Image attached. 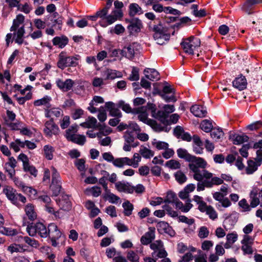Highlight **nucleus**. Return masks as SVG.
<instances>
[{
	"label": "nucleus",
	"instance_id": "11",
	"mask_svg": "<svg viewBox=\"0 0 262 262\" xmlns=\"http://www.w3.org/2000/svg\"><path fill=\"white\" fill-rule=\"evenodd\" d=\"M17 165V161L13 157L9 158L8 161L5 164L4 168L8 172L9 177L12 179L15 174V168Z\"/></svg>",
	"mask_w": 262,
	"mask_h": 262
},
{
	"label": "nucleus",
	"instance_id": "13",
	"mask_svg": "<svg viewBox=\"0 0 262 262\" xmlns=\"http://www.w3.org/2000/svg\"><path fill=\"white\" fill-rule=\"evenodd\" d=\"M156 227L159 232L161 234L167 233L171 236H173L175 234V232L172 228L167 222L164 221L158 222Z\"/></svg>",
	"mask_w": 262,
	"mask_h": 262
},
{
	"label": "nucleus",
	"instance_id": "1",
	"mask_svg": "<svg viewBox=\"0 0 262 262\" xmlns=\"http://www.w3.org/2000/svg\"><path fill=\"white\" fill-rule=\"evenodd\" d=\"M190 172L192 173L193 178L197 181L196 190L203 191L205 188H212L214 185L223 184V181L206 169L207 162L202 158L192 156L188 161Z\"/></svg>",
	"mask_w": 262,
	"mask_h": 262
},
{
	"label": "nucleus",
	"instance_id": "42",
	"mask_svg": "<svg viewBox=\"0 0 262 262\" xmlns=\"http://www.w3.org/2000/svg\"><path fill=\"white\" fill-rule=\"evenodd\" d=\"M178 199V198L176 193L172 191H168L167 193V195L164 202L168 204H173Z\"/></svg>",
	"mask_w": 262,
	"mask_h": 262
},
{
	"label": "nucleus",
	"instance_id": "60",
	"mask_svg": "<svg viewBox=\"0 0 262 262\" xmlns=\"http://www.w3.org/2000/svg\"><path fill=\"white\" fill-rule=\"evenodd\" d=\"M166 165L170 168L174 169H179L181 167V164L179 162L174 160L167 161L166 163Z\"/></svg>",
	"mask_w": 262,
	"mask_h": 262
},
{
	"label": "nucleus",
	"instance_id": "54",
	"mask_svg": "<svg viewBox=\"0 0 262 262\" xmlns=\"http://www.w3.org/2000/svg\"><path fill=\"white\" fill-rule=\"evenodd\" d=\"M59 206L60 209L68 211L71 208V202L67 200H61L59 201Z\"/></svg>",
	"mask_w": 262,
	"mask_h": 262
},
{
	"label": "nucleus",
	"instance_id": "36",
	"mask_svg": "<svg viewBox=\"0 0 262 262\" xmlns=\"http://www.w3.org/2000/svg\"><path fill=\"white\" fill-rule=\"evenodd\" d=\"M0 232L3 234L7 236L15 235L18 233L16 229H12L11 228L5 227L4 226L0 227Z\"/></svg>",
	"mask_w": 262,
	"mask_h": 262
},
{
	"label": "nucleus",
	"instance_id": "51",
	"mask_svg": "<svg viewBox=\"0 0 262 262\" xmlns=\"http://www.w3.org/2000/svg\"><path fill=\"white\" fill-rule=\"evenodd\" d=\"M139 69L137 67H133L131 74L128 77L130 81H138L139 79Z\"/></svg>",
	"mask_w": 262,
	"mask_h": 262
},
{
	"label": "nucleus",
	"instance_id": "16",
	"mask_svg": "<svg viewBox=\"0 0 262 262\" xmlns=\"http://www.w3.org/2000/svg\"><path fill=\"white\" fill-rule=\"evenodd\" d=\"M116 189L119 192L131 193L134 191V187L132 186L128 183L119 181L115 183Z\"/></svg>",
	"mask_w": 262,
	"mask_h": 262
},
{
	"label": "nucleus",
	"instance_id": "32",
	"mask_svg": "<svg viewBox=\"0 0 262 262\" xmlns=\"http://www.w3.org/2000/svg\"><path fill=\"white\" fill-rule=\"evenodd\" d=\"M105 79H114L117 77H121V74L120 72L112 69H107L104 72Z\"/></svg>",
	"mask_w": 262,
	"mask_h": 262
},
{
	"label": "nucleus",
	"instance_id": "29",
	"mask_svg": "<svg viewBox=\"0 0 262 262\" xmlns=\"http://www.w3.org/2000/svg\"><path fill=\"white\" fill-rule=\"evenodd\" d=\"M104 198L107 200L110 203L113 204H117L120 201V198L116 194L112 193L110 189L105 191Z\"/></svg>",
	"mask_w": 262,
	"mask_h": 262
},
{
	"label": "nucleus",
	"instance_id": "12",
	"mask_svg": "<svg viewBox=\"0 0 262 262\" xmlns=\"http://www.w3.org/2000/svg\"><path fill=\"white\" fill-rule=\"evenodd\" d=\"M57 87L62 92H68L72 90L75 82L71 79H67L63 81L60 79H58L56 81Z\"/></svg>",
	"mask_w": 262,
	"mask_h": 262
},
{
	"label": "nucleus",
	"instance_id": "50",
	"mask_svg": "<svg viewBox=\"0 0 262 262\" xmlns=\"http://www.w3.org/2000/svg\"><path fill=\"white\" fill-rule=\"evenodd\" d=\"M210 132L211 137L215 140L220 139L224 135L222 130L220 128L212 129Z\"/></svg>",
	"mask_w": 262,
	"mask_h": 262
},
{
	"label": "nucleus",
	"instance_id": "6",
	"mask_svg": "<svg viewBox=\"0 0 262 262\" xmlns=\"http://www.w3.org/2000/svg\"><path fill=\"white\" fill-rule=\"evenodd\" d=\"M52 172V183L50 185V189L54 196H57L61 190V181L59 173L57 169L53 166L51 167Z\"/></svg>",
	"mask_w": 262,
	"mask_h": 262
},
{
	"label": "nucleus",
	"instance_id": "14",
	"mask_svg": "<svg viewBox=\"0 0 262 262\" xmlns=\"http://www.w3.org/2000/svg\"><path fill=\"white\" fill-rule=\"evenodd\" d=\"M249 202L251 207L252 208H255L260 204V199L261 196L258 193V189L257 188H253L249 194Z\"/></svg>",
	"mask_w": 262,
	"mask_h": 262
},
{
	"label": "nucleus",
	"instance_id": "5",
	"mask_svg": "<svg viewBox=\"0 0 262 262\" xmlns=\"http://www.w3.org/2000/svg\"><path fill=\"white\" fill-rule=\"evenodd\" d=\"M3 192L8 199L15 205H18L19 202L23 203L26 202V198L21 194L17 193V191L11 186H6L3 189Z\"/></svg>",
	"mask_w": 262,
	"mask_h": 262
},
{
	"label": "nucleus",
	"instance_id": "41",
	"mask_svg": "<svg viewBox=\"0 0 262 262\" xmlns=\"http://www.w3.org/2000/svg\"><path fill=\"white\" fill-rule=\"evenodd\" d=\"M176 180L180 184L184 183L187 181V177L181 170L177 171L174 174Z\"/></svg>",
	"mask_w": 262,
	"mask_h": 262
},
{
	"label": "nucleus",
	"instance_id": "56",
	"mask_svg": "<svg viewBox=\"0 0 262 262\" xmlns=\"http://www.w3.org/2000/svg\"><path fill=\"white\" fill-rule=\"evenodd\" d=\"M51 100V97L46 96L44 97L43 98L34 101V104L35 106H40L42 105H46L48 104Z\"/></svg>",
	"mask_w": 262,
	"mask_h": 262
},
{
	"label": "nucleus",
	"instance_id": "23",
	"mask_svg": "<svg viewBox=\"0 0 262 262\" xmlns=\"http://www.w3.org/2000/svg\"><path fill=\"white\" fill-rule=\"evenodd\" d=\"M144 73L145 77L151 81H157L160 78L159 72L154 69H145Z\"/></svg>",
	"mask_w": 262,
	"mask_h": 262
},
{
	"label": "nucleus",
	"instance_id": "9",
	"mask_svg": "<svg viewBox=\"0 0 262 262\" xmlns=\"http://www.w3.org/2000/svg\"><path fill=\"white\" fill-rule=\"evenodd\" d=\"M59 131V127L54 122L53 118L46 122L43 132L47 137H51L53 135H56Z\"/></svg>",
	"mask_w": 262,
	"mask_h": 262
},
{
	"label": "nucleus",
	"instance_id": "38",
	"mask_svg": "<svg viewBox=\"0 0 262 262\" xmlns=\"http://www.w3.org/2000/svg\"><path fill=\"white\" fill-rule=\"evenodd\" d=\"M201 129L206 133H209L213 128V125L210 121L208 120H203L200 125Z\"/></svg>",
	"mask_w": 262,
	"mask_h": 262
},
{
	"label": "nucleus",
	"instance_id": "8",
	"mask_svg": "<svg viewBox=\"0 0 262 262\" xmlns=\"http://www.w3.org/2000/svg\"><path fill=\"white\" fill-rule=\"evenodd\" d=\"M18 160L23 162V168L25 172H28L34 178L37 177L38 170L35 166L30 164L29 158L26 155L20 154L18 157Z\"/></svg>",
	"mask_w": 262,
	"mask_h": 262
},
{
	"label": "nucleus",
	"instance_id": "25",
	"mask_svg": "<svg viewBox=\"0 0 262 262\" xmlns=\"http://www.w3.org/2000/svg\"><path fill=\"white\" fill-rule=\"evenodd\" d=\"M25 210L26 215L30 221H33L36 219L37 214L33 204H28L25 207Z\"/></svg>",
	"mask_w": 262,
	"mask_h": 262
},
{
	"label": "nucleus",
	"instance_id": "4",
	"mask_svg": "<svg viewBox=\"0 0 262 262\" xmlns=\"http://www.w3.org/2000/svg\"><path fill=\"white\" fill-rule=\"evenodd\" d=\"M181 45L185 53L193 55L195 49L200 46L201 40L198 37L190 36L183 39Z\"/></svg>",
	"mask_w": 262,
	"mask_h": 262
},
{
	"label": "nucleus",
	"instance_id": "34",
	"mask_svg": "<svg viewBox=\"0 0 262 262\" xmlns=\"http://www.w3.org/2000/svg\"><path fill=\"white\" fill-rule=\"evenodd\" d=\"M44 156L45 158L51 160L53 158V153L54 152V147L50 145H46L43 147Z\"/></svg>",
	"mask_w": 262,
	"mask_h": 262
},
{
	"label": "nucleus",
	"instance_id": "27",
	"mask_svg": "<svg viewBox=\"0 0 262 262\" xmlns=\"http://www.w3.org/2000/svg\"><path fill=\"white\" fill-rule=\"evenodd\" d=\"M148 27L149 30L153 31L154 33H162V32L164 31L160 20H159V21H156L155 23H152V21H149L148 23Z\"/></svg>",
	"mask_w": 262,
	"mask_h": 262
},
{
	"label": "nucleus",
	"instance_id": "61",
	"mask_svg": "<svg viewBox=\"0 0 262 262\" xmlns=\"http://www.w3.org/2000/svg\"><path fill=\"white\" fill-rule=\"evenodd\" d=\"M209 231L205 226H202L199 229L198 236L201 238H204L209 235Z\"/></svg>",
	"mask_w": 262,
	"mask_h": 262
},
{
	"label": "nucleus",
	"instance_id": "47",
	"mask_svg": "<svg viewBox=\"0 0 262 262\" xmlns=\"http://www.w3.org/2000/svg\"><path fill=\"white\" fill-rule=\"evenodd\" d=\"M5 123L11 129L13 130H20V127H21V122L19 121H17L16 122H9L8 121L5 119Z\"/></svg>",
	"mask_w": 262,
	"mask_h": 262
},
{
	"label": "nucleus",
	"instance_id": "24",
	"mask_svg": "<svg viewBox=\"0 0 262 262\" xmlns=\"http://www.w3.org/2000/svg\"><path fill=\"white\" fill-rule=\"evenodd\" d=\"M155 238V231L149 228V231L141 238V243L143 245H148L151 243Z\"/></svg>",
	"mask_w": 262,
	"mask_h": 262
},
{
	"label": "nucleus",
	"instance_id": "55",
	"mask_svg": "<svg viewBox=\"0 0 262 262\" xmlns=\"http://www.w3.org/2000/svg\"><path fill=\"white\" fill-rule=\"evenodd\" d=\"M24 241L26 243L30 245V246L34 248H37L39 246V243L38 241L35 240L34 238H31L28 236H24L23 237Z\"/></svg>",
	"mask_w": 262,
	"mask_h": 262
},
{
	"label": "nucleus",
	"instance_id": "64",
	"mask_svg": "<svg viewBox=\"0 0 262 262\" xmlns=\"http://www.w3.org/2000/svg\"><path fill=\"white\" fill-rule=\"evenodd\" d=\"M70 117L69 116H63L62 119L60 121V126L62 129H65L70 125Z\"/></svg>",
	"mask_w": 262,
	"mask_h": 262
},
{
	"label": "nucleus",
	"instance_id": "43",
	"mask_svg": "<svg viewBox=\"0 0 262 262\" xmlns=\"http://www.w3.org/2000/svg\"><path fill=\"white\" fill-rule=\"evenodd\" d=\"M70 141L79 145H83L86 142V138L84 135L77 134L75 137H73Z\"/></svg>",
	"mask_w": 262,
	"mask_h": 262
},
{
	"label": "nucleus",
	"instance_id": "2",
	"mask_svg": "<svg viewBox=\"0 0 262 262\" xmlns=\"http://www.w3.org/2000/svg\"><path fill=\"white\" fill-rule=\"evenodd\" d=\"M23 226H27L26 231L31 236H35L37 234L41 237L46 238L48 237V229L46 226L40 222L35 224L29 223L26 222V219L24 217L22 223Z\"/></svg>",
	"mask_w": 262,
	"mask_h": 262
},
{
	"label": "nucleus",
	"instance_id": "46",
	"mask_svg": "<svg viewBox=\"0 0 262 262\" xmlns=\"http://www.w3.org/2000/svg\"><path fill=\"white\" fill-rule=\"evenodd\" d=\"M168 117L167 113H166L164 110H161L158 111L156 114V117L164 124H166L168 122L167 119Z\"/></svg>",
	"mask_w": 262,
	"mask_h": 262
},
{
	"label": "nucleus",
	"instance_id": "28",
	"mask_svg": "<svg viewBox=\"0 0 262 262\" xmlns=\"http://www.w3.org/2000/svg\"><path fill=\"white\" fill-rule=\"evenodd\" d=\"M261 164V163L257 162V161L255 162L252 160H249L248 161V166L246 169V173L248 174H252L257 169L258 167Z\"/></svg>",
	"mask_w": 262,
	"mask_h": 262
},
{
	"label": "nucleus",
	"instance_id": "10",
	"mask_svg": "<svg viewBox=\"0 0 262 262\" xmlns=\"http://www.w3.org/2000/svg\"><path fill=\"white\" fill-rule=\"evenodd\" d=\"M127 21L129 23L127 29L131 34L139 33L143 27L141 20L138 18H133Z\"/></svg>",
	"mask_w": 262,
	"mask_h": 262
},
{
	"label": "nucleus",
	"instance_id": "52",
	"mask_svg": "<svg viewBox=\"0 0 262 262\" xmlns=\"http://www.w3.org/2000/svg\"><path fill=\"white\" fill-rule=\"evenodd\" d=\"M238 205L239 206V207L243 208V211L244 212L250 211L252 208V207H251V205H249L248 203L247 200L245 199H242L238 202Z\"/></svg>",
	"mask_w": 262,
	"mask_h": 262
},
{
	"label": "nucleus",
	"instance_id": "18",
	"mask_svg": "<svg viewBox=\"0 0 262 262\" xmlns=\"http://www.w3.org/2000/svg\"><path fill=\"white\" fill-rule=\"evenodd\" d=\"M262 3V0H246L243 3L242 9L246 13L250 14L252 13L255 5Z\"/></svg>",
	"mask_w": 262,
	"mask_h": 262
},
{
	"label": "nucleus",
	"instance_id": "20",
	"mask_svg": "<svg viewBox=\"0 0 262 262\" xmlns=\"http://www.w3.org/2000/svg\"><path fill=\"white\" fill-rule=\"evenodd\" d=\"M232 84L235 88L242 91L246 88L247 82L245 77L241 75L233 81Z\"/></svg>",
	"mask_w": 262,
	"mask_h": 262
},
{
	"label": "nucleus",
	"instance_id": "3",
	"mask_svg": "<svg viewBox=\"0 0 262 262\" xmlns=\"http://www.w3.org/2000/svg\"><path fill=\"white\" fill-rule=\"evenodd\" d=\"M80 58L79 55L68 56L66 52L62 51L58 55L57 66L62 70L67 67H76L78 65Z\"/></svg>",
	"mask_w": 262,
	"mask_h": 262
},
{
	"label": "nucleus",
	"instance_id": "21",
	"mask_svg": "<svg viewBox=\"0 0 262 262\" xmlns=\"http://www.w3.org/2000/svg\"><path fill=\"white\" fill-rule=\"evenodd\" d=\"M52 42L54 46H57L59 48L62 49L68 45L69 39L65 35L60 36H56L52 39Z\"/></svg>",
	"mask_w": 262,
	"mask_h": 262
},
{
	"label": "nucleus",
	"instance_id": "49",
	"mask_svg": "<svg viewBox=\"0 0 262 262\" xmlns=\"http://www.w3.org/2000/svg\"><path fill=\"white\" fill-rule=\"evenodd\" d=\"M205 212L208 215L209 218L212 220H214L217 218V213L211 206H208Z\"/></svg>",
	"mask_w": 262,
	"mask_h": 262
},
{
	"label": "nucleus",
	"instance_id": "40",
	"mask_svg": "<svg viewBox=\"0 0 262 262\" xmlns=\"http://www.w3.org/2000/svg\"><path fill=\"white\" fill-rule=\"evenodd\" d=\"M178 156L179 158L184 159L186 161H189L193 155L189 154L186 149L179 148L177 150Z\"/></svg>",
	"mask_w": 262,
	"mask_h": 262
},
{
	"label": "nucleus",
	"instance_id": "45",
	"mask_svg": "<svg viewBox=\"0 0 262 262\" xmlns=\"http://www.w3.org/2000/svg\"><path fill=\"white\" fill-rule=\"evenodd\" d=\"M23 191L32 199H37V191L32 187L26 186L23 188Z\"/></svg>",
	"mask_w": 262,
	"mask_h": 262
},
{
	"label": "nucleus",
	"instance_id": "58",
	"mask_svg": "<svg viewBox=\"0 0 262 262\" xmlns=\"http://www.w3.org/2000/svg\"><path fill=\"white\" fill-rule=\"evenodd\" d=\"M85 160L83 159H77L75 161V165L79 171H84L85 170Z\"/></svg>",
	"mask_w": 262,
	"mask_h": 262
},
{
	"label": "nucleus",
	"instance_id": "62",
	"mask_svg": "<svg viewBox=\"0 0 262 262\" xmlns=\"http://www.w3.org/2000/svg\"><path fill=\"white\" fill-rule=\"evenodd\" d=\"M127 259L132 262H139V257L138 255L133 251L128 252L127 255Z\"/></svg>",
	"mask_w": 262,
	"mask_h": 262
},
{
	"label": "nucleus",
	"instance_id": "30",
	"mask_svg": "<svg viewBox=\"0 0 262 262\" xmlns=\"http://www.w3.org/2000/svg\"><path fill=\"white\" fill-rule=\"evenodd\" d=\"M78 128L77 125H72L66 131L65 137L68 141H70L76 136Z\"/></svg>",
	"mask_w": 262,
	"mask_h": 262
},
{
	"label": "nucleus",
	"instance_id": "15",
	"mask_svg": "<svg viewBox=\"0 0 262 262\" xmlns=\"http://www.w3.org/2000/svg\"><path fill=\"white\" fill-rule=\"evenodd\" d=\"M105 106L110 112V115L113 117L120 118L122 116L121 113L119 110V107L118 106V103L115 104L113 102H107L105 104Z\"/></svg>",
	"mask_w": 262,
	"mask_h": 262
},
{
	"label": "nucleus",
	"instance_id": "31",
	"mask_svg": "<svg viewBox=\"0 0 262 262\" xmlns=\"http://www.w3.org/2000/svg\"><path fill=\"white\" fill-rule=\"evenodd\" d=\"M97 123V119L94 117H89L84 122L81 123L80 126L84 128H94Z\"/></svg>",
	"mask_w": 262,
	"mask_h": 262
},
{
	"label": "nucleus",
	"instance_id": "35",
	"mask_svg": "<svg viewBox=\"0 0 262 262\" xmlns=\"http://www.w3.org/2000/svg\"><path fill=\"white\" fill-rule=\"evenodd\" d=\"M122 207L124 209V214L125 216H129L132 214L134 209L133 205L128 201H126L122 204Z\"/></svg>",
	"mask_w": 262,
	"mask_h": 262
},
{
	"label": "nucleus",
	"instance_id": "53",
	"mask_svg": "<svg viewBox=\"0 0 262 262\" xmlns=\"http://www.w3.org/2000/svg\"><path fill=\"white\" fill-rule=\"evenodd\" d=\"M152 144L156 147L158 150L165 149L168 147V144L163 141H157L155 140L152 142Z\"/></svg>",
	"mask_w": 262,
	"mask_h": 262
},
{
	"label": "nucleus",
	"instance_id": "63",
	"mask_svg": "<svg viewBox=\"0 0 262 262\" xmlns=\"http://www.w3.org/2000/svg\"><path fill=\"white\" fill-rule=\"evenodd\" d=\"M164 210L167 212V213L171 217H176L178 215L177 212L173 210L171 207L168 205H165L163 206Z\"/></svg>",
	"mask_w": 262,
	"mask_h": 262
},
{
	"label": "nucleus",
	"instance_id": "26",
	"mask_svg": "<svg viewBox=\"0 0 262 262\" xmlns=\"http://www.w3.org/2000/svg\"><path fill=\"white\" fill-rule=\"evenodd\" d=\"M24 16L21 14H18L16 18L13 21V24L10 29V31L15 32L19 26L24 23Z\"/></svg>",
	"mask_w": 262,
	"mask_h": 262
},
{
	"label": "nucleus",
	"instance_id": "22",
	"mask_svg": "<svg viewBox=\"0 0 262 262\" xmlns=\"http://www.w3.org/2000/svg\"><path fill=\"white\" fill-rule=\"evenodd\" d=\"M135 43L130 44L127 46L124 47L121 50V54L125 57L132 59L135 55Z\"/></svg>",
	"mask_w": 262,
	"mask_h": 262
},
{
	"label": "nucleus",
	"instance_id": "57",
	"mask_svg": "<svg viewBox=\"0 0 262 262\" xmlns=\"http://www.w3.org/2000/svg\"><path fill=\"white\" fill-rule=\"evenodd\" d=\"M118 106L121 108L123 111L127 113L132 112V108L129 104L125 103L123 101H119L118 103Z\"/></svg>",
	"mask_w": 262,
	"mask_h": 262
},
{
	"label": "nucleus",
	"instance_id": "44",
	"mask_svg": "<svg viewBox=\"0 0 262 262\" xmlns=\"http://www.w3.org/2000/svg\"><path fill=\"white\" fill-rule=\"evenodd\" d=\"M117 19L112 14L107 15L104 19V20L101 22V25L103 27H106L108 25H112L115 23Z\"/></svg>",
	"mask_w": 262,
	"mask_h": 262
},
{
	"label": "nucleus",
	"instance_id": "59",
	"mask_svg": "<svg viewBox=\"0 0 262 262\" xmlns=\"http://www.w3.org/2000/svg\"><path fill=\"white\" fill-rule=\"evenodd\" d=\"M242 250L243 251L244 254H252L253 252L252 249V245L250 244H242Z\"/></svg>",
	"mask_w": 262,
	"mask_h": 262
},
{
	"label": "nucleus",
	"instance_id": "19",
	"mask_svg": "<svg viewBox=\"0 0 262 262\" xmlns=\"http://www.w3.org/2000/svg\"><path fill=\"white\" fill-rule=\"evenodd\" d=\"M249 138L248 136L243 134L238 135L236 134H231L229 136V139L233 141V143L235 145H239L244 142H248Z\"/></svg>",
	"mask_w": 262,
	"mask_h": 262
},
{
	"label": "nucleus",
	"instance_id": "17",
	"mask_svg": "<svg viewBox=\"0 0 262 262\" xmlns=\"http://www.w3.org/2000/svg\"><path fill=\"white\" fill-rule=\"evenodd\" d=\"M190 112L196 117L203 118L205 117L207 113L205 107L201 105L195 104L190 108Z\"/></svg>",
	"mask_w": 262,
	"mask_h": 262
},
{
	"label": "nucleus",
	"instance_id": "37",
	"mask_svg": "<svg viewBox=\"0 0 262 262\" xmlns=\"http://www.w3.org/2000/svg\"><path fill=\"white\" fill-rule=\"evenodd\" d=\"M147 125L150 126L155 131L160 132L164 130V127L158 124L156 120L150 119L147 122Z\"/></svg>",
	"mask_w": 262,
	"mask_h": 262
},
{
	"label": "nucleus",
	"instance_id": "39",
	"mask_svg": "<svg viewBox=\"0 0 262 262\" xmlns=\"http://www.w3.org/2000/svg\"><path fill=\"white\" fill-rule=\"evenodd\" d=\"M139 152L143 158L146 159L150 158L154 155V152L146 147H141Z\"/></svg>",
	"mask_w": 262,
	"mask_h": 262
},
{
	"label": "nucleus",
	"instance_id": "48",
	"mask_svg": "<svg viewBox=\"0 0 262 262\" xmlns=\"http://www.w3.org/2000/svg\"><path fill=\"white\" fill-rule=\"evenodd\" d=\"M19 146L24 147L23 142H21L20 139H17L15 140V142H12L10 143V147L13 149L14 151L18 152L19 151Z\"/></svg>",
	"mask_w": 262,
	"mask_h": 262
},
{
	"label": "nucleus",
	"instance_id": "33",
	"mask_svg": "<svg viewBox=\"0 0 262 262\" xmlns=\"http://www.w3.org/2000/svg\"><path fill=\"white\" fill-rule=\"evenodd\" d=\"M129 14L131 16H134L137 13H143L142 8L136 3L131 4L129 6Z\"/></svg>",
	"mask_w": 262,
	"mask_h": 262
},
{
	"label": "nucleus",
	"instance_id": "7",
	"mask_svg": "<svg viewBox=\"0 0 262 262\" xmlns=\"http://www.w3.org/2000/svg\"><path fill=\"white\" fill-rule=\"evenodd\" d=\"M48 237L51 242V244L54 247H56L58 243L57 241L61 237V232L57 226L54 223H51L48 227Z\"/></svg>",
	"mask_w": 262,
	"mask_h": 262
}]
</instances>
